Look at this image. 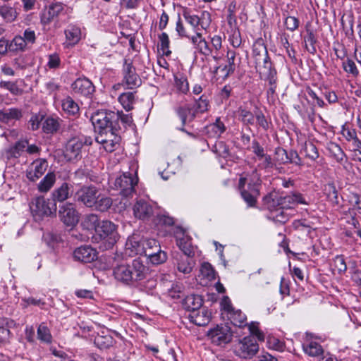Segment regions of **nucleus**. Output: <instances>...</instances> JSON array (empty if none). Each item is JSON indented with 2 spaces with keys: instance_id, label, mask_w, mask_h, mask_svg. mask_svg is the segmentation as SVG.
<instances>
[{
  "instance_id": "nucleus-1",
  "label": "nucleus",
  "mask_w": 361,
  "mask_h": 361,
  "mask_svg": "<svg viewBox=\"0 0 361 361\" xmlns=\"http://www.w3.org/2000/svg\"><path fill=\"white\" fill-rule=\"evenodd\" d=\"M93 239L101 243L100 248L109 250L113 247L118 239L116 226L109 220L101 221L95 232Z\"/></svg>"
},
{
  "instance_id": "nucleus-2",
  "label": "nucleus",
  "mask_w": 361,
  "mask_h": 361,
  "mask_svg": "<svg viewBox=\"0 0 361 361\" xmlns=\"http://www.w3.org/2000/svg\"><path fill=\"white\" fill-rule=\"evenodd\" d=\"M30 209L35 219L39 221L44 217L56 216L57 207L54 200L38 197L32 202Z\"/></svg>"
},
{
  "instance_id": "nucleus-3",
  "label": "nucleus",
  "mask_w": 361,
  "mask_h": 361,
  "mask_svg": "<svg viewBox=\"0 0 361 361\" xmlns=\"http://www.w3.org/2000/svg\"><path fill=\"white\" fill-rule=\"evenodd\" d=\"M118 116L116 112L104 110L98 111L91 116V121L96 133L118 125Z\"/></svg>"
},
{
  "instance_id": "nucleus-4",
  "label": "nucleus",
  "mask_w": 361,
  "mask_h": 361,
  "mask_svg": "<svg viewBox=\"0 0 361 361\" xmlns=\"http://www.w3.org/2000/svg\"><path fill=\"white\" fill-rule=\"evenodd\" d=\"M120 126H114L110 128H106L104 130L97 132L95 140L104 145V148L107 152H113L116 149V146L119 144L121 137L116 134L120 129Z\"/></svg>"
},
{
  "instance_id": "nucleus-5",
  "label": "nucleus",
  "mask_w": 361,
  "mask_h": 361,
  "mask_svg": "<svg viewBox=\"0 0 361 361\" xmlns=\"http://www.w3.org/2000/svg\"><path fill=\"white\" fill-rule=\"evenodd\" d=\"M264 202L270 207L280 205L281 207H290V204H306L300 193H293L286 196H278L276 192H271L264 198Z\"/></svg>"
},
{
  "instance_id": "nucleus-6",
  "label": "nucleus",
  "mask_w": 361,
  "mask_h": 361,
  "mask_svg": "<svg viewBox=\"0 0 361 361\" xmlns=\"http://www.w3.org/2000/svg\"><path fill=\"white\" fill-rule=\"evenodd\" d=\"M123 80L121 85L126 89L133 90L142 85V80L136 73L133 61L126 59L122 68Z\"/></svg>"
},
{
  "instance_id": "nucleus-7",
  "label": "nucleus",
  "mask_w": 361,
  "mask_h": 361,
  "mask_svg": "<svg viewBox=\"0 0 361 361\" xmlns=\"http://www.w3.org/2000/svg\"><path fill=\"white\" fill-rule=\"evenodd\" d=\"M183 16L185 21L194 29L200 26L201 29L207 30L212 23L211 14L207 11H202L200 12V15H196L192 13L190 9L184 8Z\"/></svg>"
},
{
  "instance_id": "nucleus-8",
  "label": "nucleus",
  "mask_w": 361,
  "mask_h": 361,
  "mask_svg": "<svg viewBox=\"0 0 361 361\" xmlns=\"http://www.w3.org/2000/svg\"><path fill=\"white\" fill-rule=\"evenodd\" d=\"M211 342L216 345L227 344L233 338V331L229 326L226 324L216 325L209 329L207 334Z\"/></svg>"
},
{
  "instance_id": "nucleus-9",
  "label": "nucleus",
  "mask_w": 361,
  "mask_h": 361,
  "mask_svg": "<svg viewBox=\"0 0 361 361\" xmlns=\"http://www.w3.org/2000/svg\"><path fill=\"white\" fill-rule=\"evenodd\" d=\"M259 350V345L253 336H246L235 346V353L243 359L251 358Z\"/></svg>"
},
{
  "instance_id": "nucleus-10",
  "label": "nucleus",
  "mask_w": 361,
  "mask_h": 361,
  "mask_svg": "<svg viewBox=\"0 0 361 361\" xmlns=\"http://www.w3.org/2000/svg\"><path fill=\"white\" fill-rule=\"evenodd\" d=\"M155 204L144 199L137 200L133 206L135 218L143 221H149L156 214Z\"/></svg>"
},
{
  "instance_id": "nucleus-11",
  "label": "nucleus",
  "mask_w": 361,
  "mask_h": 361,
  "mask_svg": "<svg viewBox=\"0 0 361 361\" xmlns=\"http://www.w3.org/2000/svg\"><path fill=\"white\" fill-rule=\"evenodd\" d=\"M60 220L68 227H74L79 221V213L72 203L66 202L59 206Z\"/></svg>"
},
{
  "instance_id": "nucleus-12",
  "label": "nucleus",
  "mask_w": 361,
  "mask_h": 361,
  "mask_svg": "<svg viewBox=\"0 0 361 361\" xmlns=\"http://www.w3.org/2000/svg\"><path fill=\"white\" fill-rule=\"evenodd\" d=\"M258 182H240L238 188L243 200L249 207H253L256 202V197L259 195Z\"/></svg>"
},
{
  "instance_id": "nucleus-13",
  "label": "nucleus",
  "mask_w": 361,
  "mask_h": 361,
  "mask_svg": "<svg viewBox=\"0 0 361 361\" xmlns=\"http://www.w3.org/2000/svg\"><path fill=\"white\" fill-rule=\"evenodd\" d=\"M130 274L132 275L133 285L138 281L147 279L149 269L139 259H133L131 262L127 263Z\"/></svg>"
},
{
  "instance_id": "nucleus-14",
  "label": "nucleus",
  "mask_w": 361,
  "mask_h": 361,
  "mask_svg": "<svg viewBox=\"0 0 361 361\" xmlns=\"http://www.w3.org/2000/svg\"><path fill=\"white\" fill-rule=\"evenodd\" d=\"M138 182H108L113 195H120L125 197H131Z\"/></svg>"
},
{
  "instance_id": "nucleus-15",
  "label": "nucleus",
  "mask_w": 361,
  "mask_h": 361,
  "mask_svg": "<svg viewBox=\"0 0 361 361\" xmlns=\"http://www.w3.org/2000/svg\"><path fill=\"white\" fill-rule=\"evenodd\" d=\"M175 235L176 244L183 252V255L193 257L195 255L190 238L185 234V231L181 227H176Z\"/></svg>"
},
{
  "instance_id": "nucleus-16",
  "label": "nucleus",
  "mask_w": 361,
  "mask_h": 361,
  "mask_svg": "<svg viewBox=\"0 0 361 361\" xmlns=\"http://www.w3.org/2000/svg\"><path fill=\"white\" fill-rule=\"evenodd\" d=\"M97 192V190L93 186L83 187L76 192L75 197L87 207H92L99 197Z\"/></svg>"
},
{
  "instance_id": "nucleus-17",
  "label": "nucleus",
  "mask_w": 361,
  "mask_h": 361,
  "mask_svg": "<svg viewBox=\"0 0 361 361\" xmlns=\"http://www.w3.org/2000/svg\"><path fill=\"white\" fill-rule=\"evenodd\" d=\"M97 252L91 246L84 245L76 248L73 252V257L76 261L90 263L97 259Z\"/></svg>"
},
{
  "instance_id": "nucleus-18",
  "label": "nucleus",
  "mask_w": 361,
  "mask_h": 361,
  "mask_svg": "<svg viewBox=\"0 0 361 361\" xmlns=\"http://www.w3.org/2000/svg\"><path fill=\"white\" fill-rule=\"evenodd\" d=\"M73 92L84 97L92 95L94 90L93 83L86 78H79L71 85Z\"/></svg>"
},
{
  "instance_id": "nucleus-19",
  "label": "nucleus",
  "mask_w": 361,
  "mask_h": 361,
  "mask_svg": "<svg viewBox=\"0 0 361 361\" xmlns=\"http://www.w3.org/2000/svg\"><path fill=\"white\" fill-rule=\"evenodd\" d=\"M82 148V142L78 136L71 138L65 147V156L69 160L76 159L80 157Z\"/></svg>"
},
{
  "instance_id": "nucleus-20",
  "label": "nucleus",
  "mask_w": 361,
  "mask_h": 361,
  "mask_svg": "<svg viewBox=\"0 0 361 361\" xmlns=\"http://www.w3.org/2000/svg\"><path fill=\"white\" fill-rule=\"evenodd\" d=\"M63 10L64 7L61 3H55L49 5L44 8L42 14V23L49 24L61 15L63 12Z\"/></svg>"
},
{
  "instance_id": "nucleus-21",
  "label": "nucleus",
  "mask_w": 361,
  "mask_h": 361,
  "mask_svg": "<svg viewBox=\"0 0 361 361\" xmlns=\"http://www.w3.org/2000/svg\"><path fill=\"white\" fill-rule=\"evenodd\" d=\"M211 312L206 307L190 312L188 319L190 322L197 326H206L211 320Z\"/></svg>"
},
{
  "instance_id": "nucleus-22",
  "label": "nucleus",
  "mask_w": 361,
  "mask_h": 361,
  "mask_svg": "<svg viewBox=\"0 0 361 361\" xmlns=\"http://www.w3.org/2000/svg\"><path fill=\"white\" fill-rule=\"evenodd\" d=\"M47 167L48 163L46 159H39L34 161L27 172V178L30 180L39 178L45 173Z\"/></svg>"
},
{
  "instance_id": "nucleus-23",
  "label": "nucleus",
  "mask_w": 361,
  "mask_h": 361,
  "mask_svg": "<svg viewBox=\"0 0 361 361\" xmlns=\"http://www.w3.org/2000/svg\"><path fill=\"white\" fill-rule=\"evenodd\" d=\"M113 274L117 281L126 285H133L132 275L130 274L127 263L117 264L114 268Z\"/></svg>"
},
{
  "instance_id": "nucleus-24",
  "label": "nucleus",
  "mask_w": 361,
  "mask_h": 361,
  "mask_svg": "<svg viewBox=\"0 0 361 361\" xmlns=\"http://www.w3.org/2000/svg\"><path fill=\"white\" fill-rule=\"evenodd\" d=\"M203 300L199 295L191 294L187 295L183 302V305L185 309L188 310L190 312L192 311L198 310V309L202 307Z\"/></svg>"
},
{
  "instance_id": "nucleus-25",
  "label": "nucleus",
  "mask_w": 361,
  "mask_h": 361,
  "mask_svg": "<svg viewBox=\"0 0 361 361\" xmlns=\"http://www.w3.org/2000/svg\"><path fill=\"white\" fill-rule=\"evenodd\" d=\"M192 258V257L185 255L177 256L175 259L178 270L183 274H190L195 265V261Z\"/></svg>"
},
{
  "instance_id": "nucleus-26",
  "label": "nucleus",
  "mask_w": 361,
  "mask_h": 361,
  "mask_svg": "<svg viewBox=\"0 0 361 361\" xmlns=\"http://www.w3.org/2000/svg\"><path fill=\"white\" fill-rule=\"evenodd\" d=\"M176 113L181 120L183 126H184L187 122L193 121L196 116L195 111L189 104L177 108Z\"/></svg>"
},
{
  "instance_id": "nucleus-27",
  "label": "nucleus",
  "mask_w": 361,
  "mask_h": 361,
  "mask_svg": "<svg viewBox=\"0 0 361 361\" xmlns=\"http://www.w3.org/2000/svg\"><path fill=\"white\" fill-rule=\"evenodd\" d=\"M27 146V140H20L15 145L6 150L5 154L8 159L18 158Z\"/></svg>"
},
{
  "instance_id": "nucleus-28",
  "label": "nucleus",
  "mask_w": 361,
  "mask_h": 361,
  "mask_svg": "<svg viewBox=\"0 0 361 361\" xmlns=\"http://www.w3.org/2000/svg\"><path fill=\"white\" fill-rule=\"evenodd\" d=\"M205 129L209 137H219L225 132L226 126L220 118H217L214 123L207 126Z\"/></svg>"
},
{
  "instance_id": "nucleus-29",
  "label": "nucleus",
  "mask_w": 361,
  "mask_h": 361,
  "mask_svg": "<svg viewBox=\"0 0 361 361\" xmlns=\"http://www.w3.org/2000/svg\"><path fill=\"white\" fill-rule=\"evenodd\" d=\"M22 117L21 111L16 108L4 109L0 111V121L8 123L13 120H18Z\"/></svg>"
},
{
  "instance_id": "nucleus-30",
  "label": "nucleus",
  "mask_w": 361,
  "mask_h": 361,
  "mask_svg": "<svg viewBox=\"0 0 361 361\" xmlns=\"http://www.w3.org/2000/svg\"><path fill=\"white\" fill-rule=\"evenodd\" d=\"M100 220L97 215L89 214L83 217L81 222V226L83 229L87 231H94L96 232L97 227L100 224Z\"/></svg>"
},
{
  "instance_id": "nucleus-31",
  "label": "nucleus",
  "mask_w": 361,
  "mask_h": 361,
  "mask_svg": "<svg viewBox=\"0 0 361 361\" xmlns=\"http://www.w3.org/2000/svg\"><path fill=\"white\" fill-rule=\"evenodd\" d=\"M304 352L311 357H317L323 354L322 345L315 341H307L302 344Z\"/></svg>"
},
{
  "instance_id": "nucleus-32",
  "label": "nucleus",
  "mask_w": 361,
  "mask_h": 361,
  "mask_svg": "<svg viewBox=\"0 0 361 361\" xmlns=\"http://www.w3.org/2000/svg\"><path fill=\"white\" fill-rule=\"evenodd\" d=\"M255 63L257 72L259 73L261 78H262L263 74L275 69L269 56L259 59L255 61Z\"/></svg>"
},
{
  "instance_id": "nucleus-33",
  "label": "nucleus",
  "mask_w": 361,
  "mask_h": 361,
  "mask_svg": "<svg viewBox=\"0 0 361 361\" xmlns=\"http://www.w3.org/2000/svg\"><path fill=\"white\" fill-rule=\"evenodd\" d=\"M73 192L72 186L70 187L69 185L64 182L61 187L56 189L53 192V197L55 201L57 200L59 202H63L67 200L70 194Z\"/></svg>"
},
{
  "instance_id": "nucleus-34",
  "label": "nucleus",
  "mask_w": 361,
  "mask_h": 361,
  "mask_svg": "<svg viewBox=\"0 0 361 361\" xmlns=\"http://www.w3.org/2000/svg\"><path fill=\"white\" fill-rule=\"evenodd\" d=\"M238 120L245 126H252L255 123V116L253 114L243 106H240L237 111Z\"/></svg>"
},
{
  "instance_id": "nucleus-35",
  "label": "nucleus",
  "mask_w": 361,
  "mask_h": 361,
  "mask_svg": "<svg viewBox=\"0 0 361 361\" xmlns=\"http://www.w3.org/2000/svg\"><path fill=\"white\" fill-rule=\"evenodd\" d=\"M62 109L70 116H76L79 114L78 104L71 97H67L62 101Z\"/></svg>"
},
{
  "instance_id": "nucleus-36",
  "label": "nucleus",
  "mask_w": 361,
  "mask_h": 361,
  "mask_svg": "<svg viewBox=\"0 0 361 361\" xmlns=\"http://www.w3.org/2000/svg\"><path fill=\"white\" fill-rule=\"evenodd\" d=\"M324 192L332 204H338V190L334 182H329L324 185Z\"/></svg>"
},
{
  "instance_id": "nucleus-37",
  "label": "nucleus",
  "mask_w": 361,
  "mask_h": 361,
  "mask_svg": "<svg viewBox=\"0 0 361 361\" xmlns=\"http://www.w3.org/2000/svg\"><path fill=\"white\" fill-rule=\"evenodd\" d=\"M60 128V123L58 119L52 117H48L42 123V130L45 133H56Z\"/></svg>"
},
{
  "instance_id": "nucleus-38",
  "label": "nucleus",
  "mask_w": 361,
  "mask_h": 361,
  "mask_svg": "<svg viewBox=\"0 0 361 361\" xmlns=\"http://www.w3.org/2000/svg\"><path fill=\"white\" fill-rule=\"evenodd\" d=\"M0 16L6 23H12L16 19L18 13L16 10L11 6L1 5L0 6Z\"/></svg>"
},
{
  "instance_id": "nucleus-39",
  "label": "nucleus",
  "mask_w": 361,
  "mask_h": 361,
  "mask_svg": "<svg viewBox=\"0 0 361 361\" xmlns=\"http://www.w3.org/2000/svg\"><path fill=\"white\" fill-rule=\"evenodd\" d=\"M174 86L178 92L186 94L189 92V82L183 75L174 76Z\"/></svg>"
},
{
  "instance_id": "nucleus-40",
  "label": "nucleus",
  "mask_w": 361,
  "mask_h": 361,
  "mask_svg": "<svg viewBox=\"0 0 361 361\" xmlns=\"http://www.w3.org/2000/svg\"><path fill=\"white\" fill-rule=\"evenodd\" d=\"M228 311L231 313V321L235 326L241 327L246 324V316L240 310H234L231 307Z\"/></svg>"
},
{
  "instance_id": "nucleus-41",
  "label": "nucleus",
  "mask_w": 361,
  "mask_h": 361,
  "mask_svg": "<svg viewBox=\"0 0 361 361\" xmlns=\"http://www.w3.org/2000/svg\"><path fill=\"white\" fill-rule=\"evenodd\" d=\"M199 277L201 279H204L209 281H213L215 279V271L211 264L209 262L202 264Z\"/></svg>"
},
{
  "instance_id": "nucleus-42",
  "label": "nucleus",
  "mask_w": 361,
  "mask_h": 361,
  "mask_svg": "<svg viewBox=\"0 0 361 361\" xmlns=\"http://www.w3.org/2000/svg\"><path fill=\"white\" fill-rule=\"evenodd\" d=\"M126 245L128 249H131L136 255H143L144 252V239L137 240L135 237L128 239Z\"/></svg>"
},
{
  "instance_id": "nucleus-43",
  "label": "nucleus",
  "mask_w": 361,
  "mask_h": 361,
  "mask_svg": "<svg viewBox=\"0 0 361 361\" xmlns=\"http://www.w3.org/2000/svg\"><path fill=\"white\" fill-rule=\"evenodd\" d=\"M118 101L126 110L130 111L135 102L134 93L131 92L122 93L118 97Z\"/></svg>"
},
{
  "instance_id": "nucleus-44",
  "label": "nucleus",
  "mask_w": 361,
  "mask_h": 361,
  "mask_svg": "<svg viewBox=\"0 0 361 361\" xmlns=\"http://www.w3.org/2000/svg\"><path fill=\"white\" fill-rule=\"evenodd\" d=\"M94 343L100 349H107L113 345L114 338L110 335H97L94 338Z\"/></svg>"
},
{
  "instance_id": "nucleus-45",
  "label": "nucleus",
  "mask_w": 361,
  "mask_h": 361,
  "mask_svg": "<svg viewBox=\"0 0 361 361\" xmlns=\"http://www.w3.org/2000/svg\"><path fill=\"white\" fill-rule=\"evenodd\" d=\"M267 47L261 41H257L253 44L252 56L255 61L261 58L268 56Z\"/></svg>"
},
{
  "instance_id": "nucleus-46",
  "label": "nucleus",
  "mask_w": 361,
  "mask_h": 361,
  "mask_svg": "<svg viewBox=\"0 0 361 361\" xmlns=\"http://www.w3.org/2000/svg\"><path fill=\"white\" fill-rule=\"evenodd\" d=\"M66 37L72 44H75L80 39V29L75 26H69L65 30Z\"/></svg>"
},
{
  "instance_id": "nucleus-47",
  "label": "nucleus",
  "mask_w": 361,
  "mask_h": 361,
  "mask_svg": "<svg viewBox=\"0 0 361 361\" xmlns=\"http://www.w3.org/2000/svg\"><path fill=\"white\" fill-rule=\"evenodd\" d=\"M146 257L153 264H162L167 259L166 253L161 250L155 252H149V251H148V253L146 254Z\"/></svg>"
},
{
  "instance_id": "nucleus-48",
  "label": "nucleus",
  "mask_w": 361,
  "mask_h": 361,
  "mask_svg": "<svg viewBox=\"0 0 361 361\" xmlns=\"http://www.w3.org/2000/svg\"><path fill=\"white\" fill-rule=\"evenodd\" d=\"M212 151L223 158H227L230 155L229 147L224 141H216L212 146Z\"/></svg>"
},
{
  "instance_id": "nucleus-49",
  "label": "nucleus",
  "mask_w": 361,
  "mask_h": 361,
  "mask_svg": "<svg viewBox=\"0 0 361 361\" xmlns=\"http://www.w3.org/2000/svg\"><path fill=\"white\" fill-rule=\"evenodd\" d=\"M153 222L157 226H172L175 223V220L168 214H157L153 219Z\"/></svg>"
},
{
  "instance_id": "nucleus-50",
  "label": "nucleus",
  "mask_w": 361,
  "mask_h": 361,
  "mask_svg": "<svg viewBox=\"0 0 361 361\" xmlns=\"http://www.w3.org/2000/svg\"><path fill=\"white\" fill-rule=\"evenodd\" d=\"M92 175L90 171L87 169H79L73 173H70L67 177L63 176V179H92Z\"/></svg>"
},
{
  "instance_id": "nucleus-51",
  "label": "nucleus",
  "mask_w": 361,
  "mask_h": 361,
  "mask_svg": "<svg viewBox=\"0 0 361 361\" xmlns=\"http://www.w3.org/2000/svg\"><path fill=\"white\" fill-rule=\"evenodd\" d=\"M26 45V39L22 36L17 35L10 42V51H24Z\"/></svg>"
},
{
  "instance_id": "nucleus-52",
  "label": "nucleus",
  "mask_w": 361,
  "mask_h": 361,
  "mask_svg": "<svg viewBox=\"0 0 361 361\" xmlns=\"http://www.w3.org/2000/svg\"><path fill=\"white\" fill-rule=\"evenodd\" d=\"M42 239L45 243L51 248H54V247L61 241V236L52 232L44 233L42 235Z\"/></svg>"
},
{
  "instance_id": "nucleus-53",
  "label": "nucleus",
  "mask_w": 361,
  "mask_h": 361,
  "mask_svg": "<svg viewBox=\"0 0 361 361\" xmlns=\"http://www.w3.org/2000/svg\"><path fill=\"white\" fill-rule=\"evenodd\" d=\"M144 252L143 255L146 257V254L149 252H158L161 250V246L157 240L153 238L144 239Z\"/></svg>"
},
{
  "instance_id": "nucleus-54",
  "label": "nucleus",
  "mask_w": 361,
  "mask_h": 361,
  "mask_svg": "<svg viewBox=\"0 0 361 361\" xmlns=\"http://www.w3.org/2000/svg\"><path fill=\"white\" fill-rule=\"evenodd\" d=\"M37 337L42 342L47 343L51 342L52 336L50 331L44 323L41 324L37 329Z\"/></svg>"
},
{
  "instance_id": "nucleus-55",
  "label": "nucleus",
  "mask_w": 361,
  "mask_h": 361,
  "mask_svg": "<svg viewBox=\"0 0 361 361\" xmlns=\"http://www.w3.org/2000/svg\"><path fill=\"white\" fill-rule=\"evenodd\" d=\"M307 35L305 37V42H306V49L310 54H315L317 51L315 44L317 42V38L312 30H307Z\"/></svg>"
},
{
  "instance_id": "nucleus-56",
  "label": "nucleus",
  "mask_w": 361,
  "mask_h": 361,
  "mask_svg": "<svg viewBox=\"0 0 361 361\" xmlns=\"http://www.w3.org/2000/svg\"><path fill=\"white\" fill-rule=\"evenodd\" d=\"M234 71H235L232 67H228L224 65V66H219L216 67L214 73L218 75V79L225 80L229 77V75L233 74Z\"/></svg>"
},
{
  "instance_id": "nucleus-57",
  "label": "nucleus",
  "mask_w": 361,
  "mask_h": 361,
  "mask_svg": "<svg viewBox=\"0 0 361 361\" xmlns=\"http://www.w3.org/2000/svg\"><path fill=\"white\" fill-rule=\"evenodd\" d=\"M342 67L346 73L351 74L354 77H357L359 75V71L355 63L350 58H347L346 60L343 62Z\"/></svg>"
},
{
  "instance_id": "nucleus-58",
  "label": "nucleus",
  "mask_w": 361,
  "mask_h": 361,
  "mask_svg": "<svg viewBox=\"0 0 361 361\" xmlns=\"http://www.w3.org/2000/svg\"><path fill=\"white\" fill-rule=\"evenodd\" d=\"M328 149L338 161H343L345 154L338 145L335 142H330Z\"/></svg>"
},
{
  "instance_id": "nucleus-59",
  "label": "nucleus",
  "mask_w": 361,
  "mask_h": 361,
  "mask_svg": "<svg viewBox=\"0 0 361 361\" xmlns=\"http://www.w3.org/2000/svg\"><path fill=\"white\" fill-rule=\"evenodd\" d=\"M123 179H128L130 181L138 180L137 169L130 168L128 171H122L118 176L116 178V180H123Z\"/></svg>"
},
{
  "instance_id": "nucleus-60",
  "label": "nucleus",
  "mask_w": 361,
  "mask_h": 361,
  "mask_svg": "<svg viewBox=\"0 0 361 361\" xmlns=\"http://www.w3.org/2000/svg\"><path fill=\"white\" fill-rule=\"evenodd\" d=\"M112 204V200L110 197H102L99 200H96L95 206L96 209L100 212L107 211Z\"/></svg>"
},
{
  "instance_id": "nucleus-61",
  "label": "nucleus",
  "mask_w": 361,
  "mask_h": 361,
  "mask_svg": "<svg viewBox=\"0 0 361 361\" xmlns=\"http://www.w3.org/2000/svg\"><path fill=\"white\" fill-rule=\"evenodd\" d=\"M0 87L8 90L14 95H19L23 92V90L13 82L1 81L0 82Z\"/></svg>"
},
{
  "instance_id": "nucleus-62",
  "label": "nucleus",
  "mask_w": 361,
  "mask_h": 361,
  "mask_svg": "<svg viewBox=\"0 0 361 361\" xmlns=\"http://www.w3.org/2000/svg\"><path fill=\"white\" fill-rule=\"evenodd\" d=\"M267 345L269 348L281 352L283 351L285 348L284 343L275 337H269L267 338Z\"/></svg>"
},
{
  "instance_id": "nucleus-63",
  "label": "nucleus",
  "mask_w": 361,
  "mask_h": 361,
  "mask_svg": "<svg viewBox=\"0 0 361 361\" xmlns=\"http://www.w3.org/2000/svg\"><path fill=\"white\" fill-rule=\"evenodd\" d=\"M208 106H209V101H208L207 97L202 95L199 98V99H197L196 101L194 110L195 111V113H197V112L203 113V112L207 111Z\"/></svg>"
},
{
  "instance_id": "nucleus-64",
  "label": "nucleus",
  "mask_w": 361,
  "mask_h": 361,
  "mask_svg": "<svg viewBox=\"0 0 361 361\" xmlns=\"http://www.w3.org/2000/svg\"><path fill=\"white\" fill-rule=\"evenodd\" d=\"M275 159L279 164L288 163V152L282 147H277L275 149Z\"/></svg>"
}]
</instances>
